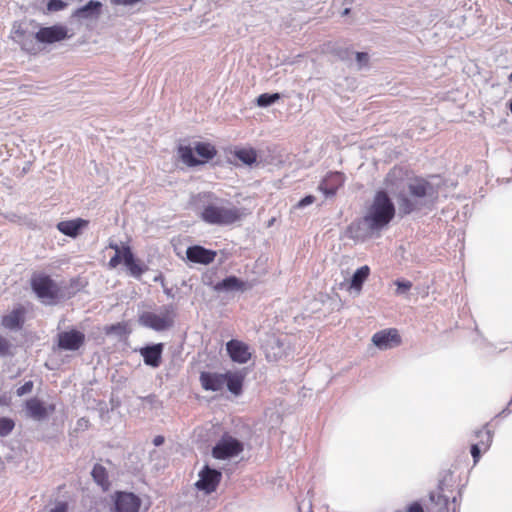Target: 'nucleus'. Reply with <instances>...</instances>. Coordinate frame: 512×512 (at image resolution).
<instances>
[{
	"instance_id": "58836bf2",
	"label": "nucleus",
	"mask_w": 512,
	"mask_h": 512,
	"mask_svg": "<svg viewBox=\"0 0 512 512\" xmlns=\"http://www.w3.org/2000/svg\"><path fill=\"white\" fill-rule=\"evenodd\" d=\"M65 6L63 0H49L47 8L50 11H58L63 9Z\"/></svg>"
},
{
	"instance_id": "2f4dec72",
	"label": "nucleus",
	"mask_w": 512,
	"mask_h": 512,
	"mask_svg": "<svg viewBox=\"0 0 512 512\" xmlns=\"http://www.w3.org/2000/svg\"><path fill=\"white\" fill-rule=\"evenodd\" d=\"M104 331L107 335H110V334L123 335V334L128 333V325H127V323L119 322L116 324L106 326L104 328Z\"/></svg>"
},
{
	"instance_id": "f704fd0d",
	"label": "nucleus",
	"mask_w": 512,
	"mask_h": 512,
	"mask_svg": "<svg viewBox=\"0 0 512 512\" xmlns=\"http://www.w3.org/2000/svg\"><path fill=\"white\" fill-rule=\"evenodd\" d=\"M11 344L7 338L0 334V356H7L11 354Z\"/></svg>"
},
{
	"instance_id": "39448f33",
	"label": "nucleus",
	"mask_w": 512,
	"mask_h": 512,
	"mask_svg": "<svg viewBox=\"0 0 512 512\" xmlns=\"http://www.w3.org/2000/svg\"><path fill=\"white\" fill-rule=\"evenodd\" d=\"M176 317V308L174 305H166L161 307L160 311H146L139 315V323L147 328L155 331H164L170 329L174 325Z\"/></svg>"
},
{
	"instance_id": "aec40b11",
	"label": "nucleus",
	"mask_w": 512,
	"mask_h": 512,
	"mask_svg": "<svg viewBox=\"0 0 512 512\" xmlns=\"http://www.w3.org/2000/svg\"><path fill=\"white\" fill-rule=\"evenodd\" d=\"M227 377L225 376V373H216V372H209V371H203L200 373V384L201 387L206 391H219L221 390L225 385V380Z\"/></svg>"
},
{
	"instance_id": "79ce46f5",
	"label": "nucleus",
	"mask_w": 512,
	"mask_h": 512,
	"mask_svg": "<svg viewBox=\"0 0 512 512\" xmlns=\"http://www.w3.org/2000/svg\"><path fill=\"white\" fill-rule=\"evenodd\" d=\"M68 505L65 502H60L50 512H67Z\"/></svg>"
},
{
	"instance_id": "2eb2a0df",
	"label": "nucleus",
	"mask_w": 512,
	"mask_h": 512,
	"mask_svg": "<svg viewBox=\"0 0 512 512\" xmlns=\"http://www.w3.org/2000/svg\"><path fill=\"white\" fill-rule=\"evenodd\" d=\"M26 314L25 306L18 304L9 313L2 316L1 325L8 330H20L26 321Z\"/></svg>"
},
{
	"instance_id": "0eeeda50",
	"label": "nucleus",
	"mask_w": 512,
	"mask_h": 512,
	"mask_svg": "<svg viewBox=\"0 0 512 512\" xmlns=\"http://www.w3.org/2000/svg\"><path fill=\"white\" fill-rule=\"evenodd\" d=\"M32 290L40 299L56 300L60 295L59 286L50 276L42 273H34L30 279Z\"/></svg>"
},
{
	"instance_id": "20e7f679",
	"label": "nucleus",
	"mask_w": 512,
	"mask_h": 512,
	"mask_svg": "<svg viewBox=\"0 0 512 512\" xmlns=\"http://www.w3.org/2000/svg\"><path fill=\"white\" fill-rule=\"evenodd\" d=\"M177 152L181 161L189 167L204 164L217 154L216 148L207 142H197L194 148L180 145Z\"/></svg>"
},
{
	"instance_id": "72a5a7b5",
	"label": "nucleus",
	"mask_w": 512,
	"mask_h": 512,
	"mask_svg": "<svg viewBox=\"0 0 512 512\" xmlns=\"http://www.w3.org/2000/svg\"><path fill=\"white\" fill-rule=\"evenodd\" d=\"M414 209V203L407 196L399 197V210L402 214H410Z\"/></svg>"
},
{
	"instance_id": "f3484780",
	"label": "nucleus",
	"mask_w": 512,
	"mask_h": 512,
	"mask_svg": "<svg viewBox=\"0 0 512 512\" xmlns=\"http://www.w3.org/2000/svg\"><path fill=\"white\" fill-rule=\"evenodd\" d=\"M372 342L379 349H389L401 344V337L398 330L389 328L375 333L372 337Z\"/></svg>"
},
{
	"instance_id": "cd10ccee",
	"label": "nucleus",
	"mask_w": 512,
	"mask_h": 512,
	"mask_svg": "<svg viewBox=\"0 0 512 512\" xmlns=\"http://www.w3.org/2000/svg\"><path fill=\"white\" fill-rule=\"evenodd\" d=\"M101 3L98 1H89L83 7L75 11V16L78 18H90L97 16L100 13Z\"/></svg>"
},
{
	"instance_id": "4c0bfd02",
	"label": "nucleus",
	"mask_w": 512,
	"mask_h": 512,
	"mask_svg": "<svg viewBox=\"0 0 512 512\" xmlns=\"http://www.w3.org/2000/svg\"><path fill=\"white\" fill-rule=\"evenodd\" d=\"M396 512H425L422 505L415 501L410 503L405 510H398Z\"/></svg>"
},
{
	"instance_id": "a211bd4d",
	"label": "nucleus",
	"mask_w": 512,
	"mask_h": 512,
	"mask_svg": "<svg viewBox=\"0 0 512 512\" xmlns=\"http://www.w3.org/2000/svg\"><path fill=\"white\" fill-rule=\"evenodd\" d=\"M226 350L233 362L245 364L251 359L249 346L236 339H232L226 343Z\"/></svg>"
},
{
	"instance_id": "c85d7f7f",
	"label": "nucleus",
	"mask_w": 512,
	"mask_h": 512,
	"mask_svg": "<svg viewBox=\"0 0 512 512\" xmlns=\"http://www.w3.org/2000/svg\"><path fill=\"white\" fill-rule=\"evenodd\" d=\"M234 156L246 165H252L257 160V152L254 148H237Z\"/></svg>"
},
{
	"instance_id": "f03ea898",
	"label": "nucleus",
	"mask_w": 512,
	"mask_h": 512,
	"mask_svg": "<svg viewBox=\"0 0 512 512\" xmlns=\"http://www.w3.org/2000/svg\"><path fill=\"white\" fill-rule=\"evenodd\" d=\"M395 206L388 193L384 190L376 192L363 221L371 230H382L395 216Z\"/></svg>"
},
{
	"instance_id": "c9c22d12",
	"label": "nucleus",
	"mask_w": 512,
	"mask_h": 512,
	"mask_svg": "<svg viewBox=\"0 0 512 512\" xmlns=\"http://www.w3.org/2000/svg\"><path fill=\"white\" fill-rule=\"evenodd\" d=\"M395 285L397 286L396 293L397 294H403L407 291H409L412 287V283L410 281H395Z\"/></svg>"
},
{
	"instance_id": "5701e85b",
	"label": "nucleus",
	"mask_w": 512,
	"mask_h": 512,
	"mask_svg": "<svg viewBox=\"0 0 512 512\" xmlns=\"http://www.w3.org/2000/svg\"><path fill=\"white\" fill-rule=\"evenodd\" d=\"M249 288H251L250 284L242 281L241 279L237 278L236 276L226 277L225 279H223L222 281H220L216 285H214V290H216V291H232V290L245 291Z\"/></svg>"
},
{
	"instance_id": "393cba45",
	"label": "nucleus",
	"mask_w": 512,
	"mask_h": 512,
	"mask_svg": "<svg viewBox=\"0 0 512 512\" xmlns=\"http://www.w3.org/2000/svg\"><path fill=\"white\" fill-rule=\"evenodd\" d=\"M429 189H431L430 183L421 177L411 179L408 184L409 193L416 198L425 197Z\"/></svg>"
},
{
	"instance_id": "09e8293b",
	"label": "nucleus",
	"mask_w": 512,
	"mask_h": 512,
	"mask_svg": "<svg viewBox=\"0 0 512 512\" xmlns=\"http://www.w3.org/2000/svg\"><path fill=\"white\" fill-rule=\"evenodd\" d=\"M350 13V9L349 8H346L344 11H343V15H347Z\"/></svg>"
},
{
	"instance_id": "a19ab883",
	"label": "nucleus",
	"mask_w": 512,
	"mask_h": 512,
	"mask_svg": "<svg viewBox=\"0 0 512 512\" xmlns=\"http://www.w3.org/2000/svg\"><path fill=\"white\" fill-rule=\"evenodd\" d=\"M315 201V197L313 195H307L305 196L304 198H302L297 204H296V208H303L307 205H310L312 203H314Z\"/></svg>"
},
{
	"instance_id": "7c9ffc66",
	"label": "nucleus",
	"mask_w": 512,
	"mask_h": 512,
	"mask_svg": "<svg viewBox=\"0 0 512 512\" xmlns=\"http://www.w3.org/2000/svg\"><path fill=\"white\" fill-rule=\"evenodd\" d=\"M279 99H280L279 93H274V94L263 93L258 96L256 102H257L258 106L266 107V106H269V105L275 103Z\"/></svg>"
},
{
	"instance_id": "6e6552de",
	"label": "nucleus",
	"mask_w": 512,
	"mask_h": 512,
	"mask_svg": "<svg viewBox=\"0 0 512 512\" xmlns=\"http://www.w3.org/2000/svg\"><path fill=\"white\" fill-rule=\"evenodd\" d=\"M221 479L222 474L220 471L205 465L199 472V479L195 483V486L198 490L204 491L206 494H211L216 491Z\"/></svg>"
},
{
	"instance_id": "c03bdc74",
	"label": "nucleus",
	"mask_w": 512,
	"mask_h": 512,
	"mask_svg": "<svg viewBox=\"0 0 512 512\" xmlns=\"http://www.w3.org/2000/svg\"><path fill=\"white\" fill-rule=\"evenodd\" d=\"M77 425L80 428H87L89 426V420L86 419V418H81V419L78 420Z\"/></svg>"
},
{
	"instance_id": "4468645a",
	"label": "nucleus",
	"mask_w": 512,
	"mask_h": 512,
	"mask_svg": "<svg viewBox=\"0 0 512 512\" xmlns=\"http://www.w3.org/2000/svg\"><path fill=\"white\" fill-rule=\"evenodd\" d=\"M346 176L339 171L327 173V175L320 182L318 189L325 194V196H334L337 191L344 185Z\"/></svg>"
},
{
	"instance_id": "b1692460",
	"label": "nucleus",
	"mask_w": 512,
	"mask_h": 512,
	"mask_svg": "<svg viewBox=\"0 0 512 512\" xmlns=\"http://www.w3.org/2000/svg\"><path fill=\"white\" fill-rule=\"evenodd\" d=\"M227 377L225 380V384L227 385L228 390L234 395H240L242 393L243 382L245 375L242 372H227L225 373Z\"/></svg>"
},
{
	"instance_id": "f8f14e48",
	"label": "nucleus",
	"mask_w": 512,
	"mask_h": 512,
	"mask_svg": "<svg viewBox=\"0 0 512 512\" xmlns=\"http://www.w3.org/2000/svg\"><path fill=\"white\" fill-rule=\"evenodd\" d=\"M67 28L62 25L42 27L35 33L36 43L52 44L64 40L68 35Z\"/></svg>"
},
{
	"instance_id": "3c124183",
	"label": "nucleus",
	"mask_w": 512,
	"mask_h": 512,
	"mask_svg": "<svg viewBox=\"0 0 512 512\" xmlns=\"http://www.w3.org/2000/svg\"><path fill=\"white\" fill-rule=\"evenodd\" d=\"M509 81L512 82V73L508 77Z\"/></svg>"
},
{
	"instance_id": "473e14b6",
	"label": "nucleus",
	"mask_w": 512,
	"mask_h": 512,
	"mask_svg": "<svg viewBox=\"0 0 512 512\" xmlns=\"http://www.w3.org/2000/svg\"><path fill=\"white\" fill-rule=\"evenodd\" d=\"M15 427V422L11 418L0 417V436L9 435Z\"/></svg>"
},
{
	"instance_id": "dca6fc26",
	"label": "nucleus",
	"mask_w": 512,
	"mask_h": 512,
	"mask_svg": "<svg viewBox=\"0 0 512 512\" xmlns=\"http://www.w3.org/2000/svg\"><path fill=\"white\" fill-rule=\"evenodd\" d=\"M141 499L131 492H117L115 496L116 512H139Z\"/></svg>"
},
{
	"instance_id": "e433bc0d",
	"label": "nucleus",
	"mask_w": 512,
	"mask_h": 512,
	"mask_svg": "<svg viewBox=\"0 0 512 512\" xmlns=\"http://www.w3.org/2000/svg\"><path fill=\"white\" fill-rule=\"evenodd\" d=\"M33 387H34L33 382L27 381L17 389L16 393L18 396H23L25 394L30 393L33 390Z\"/></svg>"
},
{
	"instance_id": "a878e982",
	"label": "nucleus",
	"mask_w": 512,
	"mask_h": 512,
	"mask_svg": "<svg viewBox=\"0 0 512 512\" xmlns=\"http://www.w3.org/2000/svg\"><path fill=\"white\" fill-rule=\"evenodd\" d=\"M370 275V268L367 265H364L357 269L352 276L350 282V289H354L358 292L362 290L363 283L368 279Z\"/></svg>"
},
{
	"instance_id": "a18cd8bd",
	"label": "nucleus",
	"mask_w": 512,
	"mask_h": 512,
	"mask_svg": "<svg viewBox=\"0 0 512 512\" xmlns=\"http://www.w3.org/2000/svg\"><path fill=\"white\" fill-rule=\"evenodd\" d=\"M163 442H164L163 436H156L153 440V443L155 446H160L161 444H163Z\"/></svg>"
},
{
	"instance_id": "ea45409f",
	"label": "nucleus",
	"mask_w": 512,
	"mask_h": 512,
	"mask_svg": "<svg viewBox=\"0 0 512 512\" xmlns=\"http://www.w3.org/2000/svg\"><path fill=\"white\" fill-rule=\"evenodd\" d=\"M481 452H483L481 445L476 444V443H473L471 445V454H472L474 463H477L479 461Z\"/></svg>"
},
{
	"instance_id": "c756f323",
	"label": "nucleus",
	"mask_w": 512,
	"mask_h": 512,
	"mask_svg": "<svg viewBox=\"0 0 512 512\" xmlns=\"http://www.w3.org/2000/svg\"><path fill=\"white\" fill-rule=\"evenodd\" d=\"M475 436L478 439L476 444L481 445L483 452H486L492 443V432L487 427H483L482 429L475 432Z\"/></svg>"
},
{
	"instance_id": "f257e3e1",
	"label": "nucleus",
	"mask_w": 512,
	"mask_h": 512,
	"mask_svg": "<svg viewBox=\"0 0 512 512\" xmlns=\"http://www.w3.org/2000/svg\"><path fill=\"white\" fill-rule=\"evenodd\" d=\"M429 497L431 506L428 507V512L459 511L461 492L451 471H447L443 474L437 490L431 492Z\"/></svg>"
},
{
	"instance_id": "ddd939ff",
	"label": "nucleus",
	"mask_w": 512,
	"mask_h": 512,
	"mask_svg": "<svg viewBox=\"0 0 512 512\" xmlns=\"http://www.w3.org/2000/svg\"><path fill=\"white\" fill-rule=\"evenodd\" d=\"M25 410L29 417L41 421L55 411V405H46L42 400L33 397L25 402Z\"/></svg>"
},
{
	"instance_id": "8fccbe9b",
	"label": "nucleus",
	"mask_w": 512,
	"mask_h": 512,
	"mask_svg": "<svg viewBox=\"0 0 512 512\" xmlns=\"http://www.w3.org/2000/svg\"><path fill=\"white\" fill-rule=\"evenodd\" d=\"M509 108H510V111L512 113V101L509 103Z\"/></svg>"
},
{
	"instance_id": "4be33fe9",
	"label": "nucleus",
	"mask_w": 512,
	"mask_h": 512,
	"mask_svg": "<svg viewBox=\"0 0 512 512\" xmlns=\"http://www.w3.org/2000/svg\"><path fill=\"white\" fill-rule=\"evenodd\" d=\"M88 221L82 218L61 221L57 224V229L66 236L75 238L80 234L81 229L88 225Z\"/></svg>"
},
{
	"instance_id": "37998d69",
	"label": "nucleus",
	"mask_w": 512,
	"mask_h": 512,
	"mask_svg": "<svg viewBox=\"0 0 512 512\" xmlns=\"http://www.w3.org/2000/svg\"><path fill=\"white\" fill-rule=\"evenodd\" d=\"M357 61L359 63H367L368 61V54L364 52H357L356 54Z\"/></svg>"
},
{
	"instance_id": "423d86ee",
	"label": "nucleus",
	"mask_w": 512,
	"mask_h": 512,
	"mask_svg": "<svg viewBox=\"0 0 512 512\" xmlns=\"http://www.w3.org/2000/svg\"><path fill=\"white\" fill-rule=\"evenodd\" d=\"M110 248L115 251V255L108 262L110 268H116L123 261L132 276L136 278L142 276L146 268L139 260L135 259L130 246L120 247L118 244H110Z\"/></svg>"
},
{
	"instance_id": "412c9836",
	"label": "nucleus",
	"mask_w": 512,
	"mask_h": 512,
	"mask_svg": "<svg viewBox=\"0 0 512 512\" xmlns=\"http://www.w3.org/2000/svg\"><path fill=\"white\" fill-rule=\"evenodd\" d=\"M164 345L162 343L146 346L140 349L144 363L153 368L160 366L162 361V352Z\"/></svg>"
},
{
	"instance_id": "1a4fd4ad",
	"label": "nucleus",
	"mask_w": 512,
	"mask_h": 512,
	"mask_svg": "<svg viewBox=\"0 0 512 512\" xmlns=\"http://www.w3.org/2000/svg\"><path fill=\"white\" fill-rule=\"evenodd\" d=\"M243 445L235 438L223 437L213 448L212 455L216 459H227L240 454Z\"/></svg>"
},
{
	"instance_id": "7ed1b4c3",
	"label": "nucleus",
	"mask_w": 512,
	"mask_h": 512,
	"mask_svg": "<svg viewBox=\"0 0 512 512\" xmlns=\"http://www.w3.org/2000/svg\"><path fill=\"white\" fill-rule=\"evenodd\" d=\"M244 213L237 207H225L214 203L206 205L201 212V219L212 225H231L240 221Z\"/></svg>"
},
{
	"instance_id": "49530a36",
	"label": "nucleus",
	"mask_w": 512,
	"mask_h": 512,
	"mask_svg": "<svg viewBox=\"0 0 512 512\" xmlns=\"http://www.w3.org/2000/svg\"><path fill=\"white\" fill-rule=\"evenodd\" d=\"M359 228V224H355V223H352L349 227H348V232L353 234L354 230L358 229Z\"/></svg>"
},
{
	"instance_id": "9b49d317",
	"label": "nucleus",
	"mask_w": 512,
	"mask_h": 512,
	"mask_svg": "<svg viewBox=\"0 0 512 512\" xmlns=\"http://www.w3.org/2000/svg\"><path fill=\"white\" fill-rule=\"evenodd\" d=\"M85 343V334L72 329L60 332L57 336L58 347L62 350L76 351Z\"/></svg>"
},
{
	"instance_id": "de8ad7c7",
	"label": "nucleus",
	"mask_w": 512,
	"mask_h": 512,
	"mask_svg": "<svg viewBox=\"0 0 512 512\" xmlns=\"http://www.w3.org/2000/svg\"><path fill=\"white\" fill-rule=\"evenodd\" d=\"M9 404V398L6 396H3L0 398V405H8Z\"/></svg>"
},
{
	"instance_id": "6ab92c4d",
	"label": "nucleus",
	"mask_w": 512,
	"mask_h": 512,
	"mask_svg": "<svg viewBox=\"0 0 512 512\" xmlns=\"http://www.w3.org/2000/svg\"><path fill=\"white\" fill-rule=\"evenodd\" d=\"M217 252L200 245H193L187 248L186 257L190 262L208 265L214 262Z\"/></svg>"
},
{
	"instance_id": "9d476101",
	"label": "nucleus",
	"mask_w": 512,
	"mask_h": 512,
	"mask_svg": "<svg viewBox=\"0 0 512 512\" xmlns=\"http://www.w3.org/2000/svg\"><path fill=\"white\" fill-rule=\"evenodd\" d=\"M12 33L13 39L20 44L24 51L33 55L41 51L40 46L36 43L35 34L29 33L21 24L14 25Z\"/></svg>"
},
{
	"instance_id": "bb28decb",
	"label": "nucleus",
	"mask_w": 512,
	"mask_h": 512,
	"mask_svg": "<svg viewBox=\"0 0 512 512\" xmlns=\"http://www.w3.org/2000/svg\"><path fill=\"white\" fill-rule=\"evenodd\" d=\"M92 477L94 481L101 486L104 491H107L110 487V481L106 468L100 464H95L92 469Z\"/></svg>"
}]
</instances>
